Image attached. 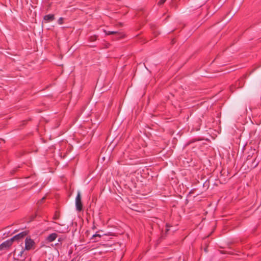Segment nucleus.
<instances>
[{"mask_svg": "<svg viewBox=\"0 0 261 261\" xmlns=\"http://www.w3.org/2000/svg\"><path fill=\"white\" fill-rule=\"evenodd\" d=\"M171 227V226L168 224L167 223L166 224V232H168L169 230V227Z\"/></svg>", "mask_w": 261, "mask_h": 261, "instance_id": "18", "label": "nucleus"}, {"mask_svg": "<svg viewBox=\"0 0 261 261\" xmlns=\"http://www.w3.org/2000/svg\"><path fill=\"white\" fill-rule=\"evenodd\" d=\"M203 186L204 188H205L206 189H207L210 186V181L208 180H206L203 184Z\"/></svg>", "mask_w": 261, "mask_h": 261, "instance_id": "14", "label": "nucleus"}, {"mask_svg": "<svg viewBox=\"0 0 261 261\" xmlns=\"http://www.w3.org/2000/svg\"><path fill=\"white\" fill-rule=\"evenodd\" d=\"M105 32L106 35H116L117 36V38H120L122 37V34L116 31H105Z\"/></svg>", "mask_w": 261, "mask_h": 261, "instance_id": "8", "label": "nucleus"}, {"mask_svg": "<svg viewBox=\"0 0 261 261\" xmlns=\"http://www.w3.org/2000/svg\"><path fill=\"white\" fill-rule=\"evenodd\" d=\"M58 237V234L56 233H52L48 236L46 238V240L48 242H52L55 241Z\"/></svg>", "mask_w": 261, "mask_h": 261, "instance_id": "9", "label": "nucleus"}, {"mask_svg": "<svg viewBox=\"0 0 261 261\" xmlns=\"http://www.w3.org/2000/svg\"><path fill=\"white\" fill-rule=\"evenodd\" d=\"M194 192V189H192L190 191V192H189V194H193Z\"/></svg>", "mask_w": 261, "mask_h": 261, "instance_id": "19", "label": "nucleus"}, {"mask_svg": "<svg viewBox=\"0 0 261 261\" xmlns=\"http://www.w3.org/2000/svg\"><path fill=\"white\" fill-rule=\"evenodd\" d=\"M60 217V214L58 211H56L53 217V219L57 220L59 219Z\"/></svg>", "mask_w": 261, "mask_h": 261, "instance_id": "13", "label": "nucleus"}, {"mask_svg": "<svg viewBox=\"0 0 261 261\" xmlns=\"http://www.w3.org/2000/svg\"><path fill=\"white\" fill-rule=\"evenodd\" d=\"M62 239L61 238H60L58 239V242H61L62 241Z\"/></svg>", "mask_w": 261, "mask_h": 261, "instance_id": "20", "label": "nucleus"}, {"mask_svg": "<svg viewBox=\"0 0 261 261\" xmlns=\"http://www.w3.org/2000/svg\"><path fill=\"white\" fill-rule=\"evenodd\" d=\"M246 75H245V76L244 77L242 78L241 80H239L236 83V85H238L239 87H243L244 84V83H245V81H244V79L246 78Z\"/></svg>", "mask_w": 261, "mask_h": 261, "instance_id": "11", "label": "nucleus"}, {"mask_svg": "<svg viewBox=\"0 0 261 261\" xmlns=\"http://www.w3.org/2000/svg\"><path fill=\"white\" fill-rule=\"evenodd\" d=\"M98 36L96 35H92L90 36L89 38V40L91 42L95 41L97 40Z\"/></svg>", "mask_w": 261, "mask_h": 261, "instance_id": "12", "label": "nucleus"}, {"mask_svg": "<svg viewBox=\"0 0 261 261\" xmlns=\"http://www.w3.org/2000/svg\"><path fill=\"white\" fill-rule=\"evenodd\" d=\"M251 158V155H248L245 164H246L248 167L250 166V169H254L258 165L259 162L256 161V158H254L252 160Z\"/></svg>", "mask_w": 261, "mask_h": 261, "instance_id": "2", "label": "nucleus"}, {"mask_svg": "<svg viewBox=\"0 0 261 261\" xmlns=\"http://www.w3.org/2000/svg\"><path fill=\"white\" fill-rule=\"evenodd\" d=\"M195 142V141H190L189 142V144H190V143H192L193 142Z\"/></svg>", "mask_w": 261, "mask_h": 261, "instance_id": "21", "label": "nucleus"}, {"mask_svg": "<svg viewBox=\"0 0 261 261\" xmlns=\"http://www.w3.org/2000/svg\"><path fill=\"white\" fill-rule=\"evenodd\" d=\"M64 18L63 17H60L59 18L58 20V23L59 24H62L63 23Z\"/></svg>", "mask_w": 261, "mask_h": 261, "instance_id": "16", "label": "nucleus"}, {"mask_svg": "<svg viewBox=\"0 0 261 261\" xmlns=\"http://www.w3.org/2000/svg\"><path fill=\"white\" fill-rule=\"evenodd\" d=\"M102 232V230H99V231H98L96 232V233L94 234L92 236V239L94 240V242H97L98 241V240L97 239V238H100L102 236H107V234H100L99 233L100 232Z\"/></svg>", "mask_w": 261, "mask_h": 261, "instance_id": "10", "label": "nucleus"}, {"mask_svg": "<svg viewBox=\"0 0 261 261\" xmlns=\"http://www.w3.org/2000/svg\"><path fill=\"white\" fill-rule=\"evenodd\" d=\"M45 199V197H43L39 201H38V202L37 203L38 206H39L44 202Z\"/></svg>", "mask_w": 261, "mask_h": 261, "instance_id": "15", "label": "nucleus"}, {"mask_svg": "<svg viewBox=\"0 0 261 261\" xmlns=\"http://www.w3.org/2000/svg\"><path fill=\"white\" fill-rule=\"evenodd\" d=\"M166 1L167 0H160V1L158 2V5H162L164 4Z\"/></svg>", "mask_w": 261, "mask_h": 261, "instance_id": "17", "label": "nucleus"}, {"mask_svg": "<svg viewBox=\"0 0 261 261\" xmlns=\"http://www.w3.org/2000/svg\"><path fill=\"white\" fill-rule=\"evenodd\" d=\"M204 251H205V252H207V249H206V248H205V249H204Z\"/></svg>", "mask_w": 261, "mask_h": 261, "instance_id": "22", "label": "nucleus"}, {"mask_svg": "<svg viewBox=\"0 0 261 261\" xmlns=\"http://www.w3.org/2000/svg\"><path fill=\"white\" fill-rule=\"evenodd\" d=\"M13 243V241L11 239H9L0 245V250L7 249L9 248Z\"/></svg>", "mask_w": 261, "mask_h": 261, "instance_id": "5", "label": "nucleus"}, {"mask_svg": "<svg viewBox=\"0 0 261 261\" xmlns=\"http://www.w3.org/2000/svg\"><path fill=\"white\" fill-rule=\"evenodd\" d=\"M35 242L30 237H27L25 240V248L26 250H30L33 248Z\"/></svg>", "mask_w": 261, "mask_h": 261, "instance_id": "3", "label": "nucleus"}, {"mask_svg": "<svg viewBox=\"0 0 261 261\" xmlns=\"http://www.w3.org/2000/svg\"><path fill=\"white\" fill-rule=\"evenodd\" d=\"M25 249L23 247H20V249H15L14 251V259L18 261H22L25 259L27 256V254L24 253Z\"/></svg>", "mask_w": 261, "mask_h": 261, "instance_id": "1", "label": "nucleus"}, {"mask_svg": "<svg viewBox=\"0 0 261 261\" xmlns=\"http://www.w3.org/2000/svg\"><path fill=\"white\" fill-rule=\"evenodd\" d=\"M75 206L77 211L81 212L83 210L82 198L80 192H78L75 198Z\"/></svg>", "mask_w": 261, "mask_h": 261, "instance_id": "4", "label": "nucleus"}, {"mask_svg": "<svg viewBox=\"0 0 261 261\" xmlns=\"http://www.w3.org/2000/svg\"><path fill=\"white\" fill-rule=\"evenodd\" d=\"M55 17L54 14L46 15L43 17V19L46 21V22L52 21L55 20Z\"/></svg>", "mask_w": 261, "mask_h": 261, "instance_id": "7", "label": "nucleus"}, {"mask_svg": "<svg viewBox=\"0 0 261 261\" xmlns=\"http://www.w3.org/2000/svg\"><path fill=\"white\" fill-rule=\"evenodd\" d=\"M28 234V231H24L21 232L20 233L15 235L13 238H11V240L13 241H19L21 239H22L24 237H25Z\"/></svg>", "mask_w": 261, "mask_h": 261, "instance_id": "6", "label": "nucleus"}]
</instances>
